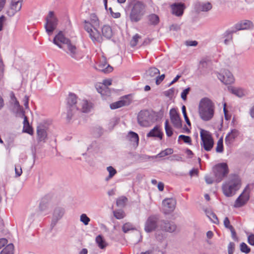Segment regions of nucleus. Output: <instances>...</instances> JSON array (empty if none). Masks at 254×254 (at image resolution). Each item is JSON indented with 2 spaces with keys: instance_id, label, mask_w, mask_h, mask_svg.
<instances>
[{
  "instance_id": "f257e3e1",
  "label": "nucleus",
  "mask_w": 254,
  "mask_h": 254,
  "mask_svg": "<svg viewBox=\"0 0 254 254\" xmlns=\"http://www.w3.org/2000/svg\"><path fill=\"white\" fill-rule=\"evenodd\" d=\"M127 8L129 20L132 23L139 22L146 14V5L139 0H129Z\"/></svg>"
},
{
  "instance_id": "f03ea898",
  "label": "nucleus",
  "mask_w": 254,
  "mask_h": 254,
  "mask_svg": "<svg viewBox=\"0 0 254 254\" xmlns=\"http://www.w3.org/2000/svg\"><path fill=\"white\" fill-rule=\"evenodd\" d=\"M83 23L84 28L89 34L91 40L94 42H100L102 40V36L98 30L100 21L97 15L95 13L90 14L89 19L85 20Z\"/></svg>"
},
{
  "instance_id": "7ed1b4c3",
  "label": "nucleus",
  "mask_w": 254,
  "mask_h": 254,
  "mask_svg": "<svg viewBox=\"0 0 254 254\" xmlns=\"http://www.w3.org/2000/svg\"><path fill=\"white\" fill-rule=\"evenodd\" d=\"M242 186V181L239 176L236 175L230 176L229 179L223 183L222 190L226 197L234 195Z\"/></svg>"
},
{
  "instance_id": "20e7f679",
  "label": "nucleus",
  "mask_w": 254,
  "mask_h": 254,
  "mask_svg": "<svg viewBox=\"0 0 254 254\" xmlns=\"http://www.w3.org/2000/svg\"><path fill=\"white\" fill-rule=\"evenodd\" d=\"M214 110V104L210 99L205 97L200 100L198 105V114L202 120H210L213 117Z\"/></svg>"
},
{
  "instance_id": "39448f33",
  "label": "nucleus",
  "mask_w": 254,
  "mask_h": 254,
  "mask_svg": "<svg viewBox=\"0 0 254 254\" xmlns=\"http://www.w3.org/2000/svg\"><path fill=\"white\" fill-rule=\"evenodd\" d=\"M161 118L159 113L147 110H141L137 116L138 123L142 127H149Z\"/></svg>"
},
{
  "instance_id": "423d86ee",
  "label": "nucleus",
  "mask_w": 254,
  "mask_h": 254,
  "mask_svg": "<svg viewBox=\"0 0 254 254\" xmlns=\"http://www.w3.org/2000/svg\"><path fill=\"white\" fill-rule=\"evenodd\" d=\"M200 135L201 148L206 151H210L214 145V140L211 133L203 129H200Z\"/></svg>"
},
{
  "instance_id": "0eeeda50",
  "label": "nucleus",
  "mask_w": 254,
  "mask_h": 254,
  "mask_svg": "<svg viewBox=\"0 0 254 254\" xmlns=\"http://www.w3.org/2000/svg\"><path fill=\"white\" fill-rule=\"evenodd\" d=\"M213 171L217 183L220 182L229 173L227 164L225 163H219L215 166Z\"/></svg>"
},
{
  "instance_id": "6e6552de",
  "label": "nucleus",
  "mask_w": 254,
  "mask_h": 254,
  "mask_svg": "<svg viewBox=\"0 0 254 254\" xmlns=\"http://www.w3.org/2000/svg\"><path fill=\"white\" fill-rule=\"evenodd\" d=\"M46 23L45 28L49 35L52 34L58 25V19L53 11H49L46 17Z\"/></svg>"
},
{
  "instance_id": "1a4fd4ad",
  "label": "nucleus",
  "mask_w": 254,
  "mask_h": 254,
  "mask_svg": "<svg viewBox=\"0 0 254 254\" xmlns=\"http://www.w3.org/2000/svg\"><path fill=\"white\" fill-rule=\"evenodd\" d=\"M252 189L251 185H247L242 193L236 200L234 204L235 207H241L247 203L250 199V194Z\"/></svg>"
},
{
  "instance_id": "9d476101",
  "label": "nucleus",
  "mask_w": 254,
  "mask_h": 254,
  "mask_svg": "<svg viewBox=\"0 0 254 254\" xmlns=\"http://www.w3.org/2000/svg\"><path fill=\"white\" fill-rule=\"evenodd\" d=\"M64 50L71 58L77 60L82 59L83 57L82 53L79 51L76 46L71 43V41L65 46V50Z\"/></svg>"
},
{
  "instance_id": "9b49d317",
  "label": "nucleus",
  "mask_w": 254,
  "mask_h": 254,
  "mask_svg": "<svg viewBox=\"0 0 254 254\" xmlns=\"http://www.w3.org/2000/svg\"><path fill=\"white\" fill-rule=\"evenodd\" d=\"M70 40L65 37L62 31H60L54 37L53 42L60 48L65 50V46Z\"/></svg>"
},
{
  "instance_id": "f8f14e48",
  "label": "nucleus",
  "mask_w": 254,
  "mask_h": 254,
  "mask_svg": "<svg viewBox=\"0 0 254 254\" xmlns=\"http://www.w3.org/2000/svg\"><path fill=\"white\" fill-rule=\"evenodd\" d=\"M217 77L225 84H231L235 81L233 74L228 70H224L220 73H218Z\"/></svg>"
},
{
  "instance_id": "ddd939ff",
  "label": "nucleus",
  "mask_w": 254,
  "mask_h": 254,
  "mask_svg": "<svg viewBox=\"0 0 254 254\" xmlns=\"http://www.w3.org/2000/svg\"><path fill=\"white\" fill-rule=\"evenodd\" d=\"M176 205L175 199L172 198H166L162 202V211L165 214H169L174 210Z\"/></svg>"
},
{
  "instance_id": "4468645a",
  "label": "nucleus",
  "mask_w": 254,
  "mask_h": 254,
  "mask_svg": "<svg viewBox=\"0 0 254 254\" xmlns=\"http://www.w3.org/2000/svg\"><path fill=\"white\" fill-rule=\"evenodd\" d=\"M23 0H12L9 7L6 10V14L9 16H13L19 11L22 6Z\"/></svg>"
},
{
  "instance_id": "2eb2a0df",
  "label": "nucleus",
  "mask_w": 254,
  "mask_h": 254,
  "mask_svg": "<svg viewBox=\"0 0 254 254\" xmlns=\"http://www.w3.org/2000/svg\"><path fill=\"white\" fill-rule=\"evenodd\" d=\"M79 102H77V97L74 94H70L67 99V103L69 106L68 113H67V119L70 120L72 117L71 112L72 111L75 112L77 103Z\"/></svg>"
},
{
  "instance_id": "dca6fc26",
  "label": "nucleus",
  "mask_w": 254,
  "mask_h": 254,
  "mask_svg": "<svg viewBox=\"0 0 254 254\" xmlns=\"http://www.w3.org/2000/svg\"><path fill=\"white\" fill-rule=\"evenodd\" d=\"M170 117L172 124L177 128L182 127V120L177 111L175 109H171L170 111Z\"/></svg>"
},
{
  "instance_id": "f3484780",
  "label": "nucleus",
  "mask_w": 254,
  "mask_h": 254,
  "mask_svg": "<svg viewBox=\"0 0 254 254\" xmlns=\"http://www.w3.org/2000/svg\"><path fill=\"white\" fill-rule=\"evenodd\" d=\"M254 27L253 23L248 20H243L236 23L234 26L235 30H233L232 33L236 32L238 30H248L253 28Z\"/></svg>"
},
{
  "instance_id": "a211bd4d",
  "label": "nucleus",
  "mask_w": 254,
  "mask_h": 254,
  "mask_svg": "<svg viewBox=\"0 0 254 254\" xmlns=\"http://www.w3.org/2000/svg\"><path fill=\"white\" fill-rule=\"evenodd\" d=\"M64 213V210L63 208L57 207L55 208L53 212V219L51 224L52 228L55 226L58 221L62 218Z\"/></svg>"
},
{
  "instance_id": "6ab92c4d",
  "label": "nucleus",
  "mask_w": 254,
  "mask_h": 254,
  "mask_svg": "<svg viewBox=\"0 0 254 254\" xmlns=\"http://www.w3.org/2000/svg\"><path fill=\"white\" fill-rule=\"evenodd\" d=\"M96 69L105 73H109L113 70V67L108 64L106 59L103 58L96 64Z\"/></svg>"
},
{
  "instance_id": "aec40b11",
  "label": "nucleus",
  "mask_w": 254,
  "mask_h": 254,
  "mask_svg": "<svg viewBox=\"0 0 254 254\" xmlns=\"http://www.w3.org/2000/svg\"><path fill=\"white\" fill-rule=\"evenodd\" d=\"M239 135L240 131L238 129H232L226 136L225 139L226 144L227 145H230L232 144Z\"/></svg>"
},
{
  "instance_id": "412c9836",
  "label": "nucleus",
  "mask_w": 254,
  "mask_h": 254,
  "mask_svg": "<svg viewBox=\"0 0 254 254\" xmlns=\"http://www.w3.org/2000/svg\"><path fill=\"white\" fill-rule=\"evenodd\" d=\"M157 226V218L154 216L149 217L145 224V230L147 232L153 231Z\"/></svg>"
},
{
  "instance_id": "4be33fe9",
  "label": "nucleus",
  "mask_w": 254,
  "mask_h": 254,
  "mask_svg": "<svg viewBox=\"0 0 254 254\" xmlns=\"http://www.w3.org/2000/svg\"><path fill=\"white\" fill-rule=\"evenodd\" d=\"M91 106L87 100H79L75 111L80 110L82 112L86 113L89 111Z\"/></svg>"
},
{
  "instance_id": "5701e85b",
  "label": "nucleus",
  "mask_w": 254,
  "mask_h": 254,
  "mask_svg": "<svg viewBox=\"0 0 254 254\" xmlns=\"http://www.w3.org/2000/svg\"><path fill=\"white\" fill-rule=\"evenodd\" d=\"M185 7V5L183 3H175L172 5V12L176 16H182L184 13Z\"/></svg>"
},
{
  "instance_id": "b1692460",
  "label": "nucleus",
  "mask_w": 254,
  "mask_h": 254,
  "mask_svg": "<svg viewBox=\"0 0 254 254\" xmlns=\"http://www.w3.org/2000/svg\"><path fill=\"white\" fill-rule=\"evenodd\" d=\"M228 89L232 93L239 97H242L248 94L247 91L242 88L231 86L228 88Z\"/></svg>"
},
{
  "instance_id": "393cba45",
  "label": "nucleus",
  "mask_w": 254,
  "mask_h": 254,
  "mask_svg": "<svg viewBox=\"0 0 254 254\" xmlns=\"http://www.w3.org/2000/svg\"><path fill=\"white\" fill-rule=\"evenodd\" d=\"M160 225L162 230L166 232H173L176 229V226L172 222L162 221Z\"/></svg>"
},
{
  "instance_id": "a878e982",
  "label": "nucleus",
  "mask_w": 254,
  "mask_h": 254,
  "mask_svg": "<svg viewBox=\"0 0 254 254\" xmlns=\"http://www.w3.org/2000/svg\"><path fill=\"white\" fill-rule=\"evenodd\" d=\"M96 88L97 91L100 93L102 96H109L110 91L108 87L102 83H98L96 85Z\"/></svg>"
},
{
  "instance_id": "bb28decb",
  "label": "nucleus",
  "mask_w": 254,
  "mask_h": 254,
  "mask_svg": "<svg viewBox=\"0 0 254 254\" xmlns=\"http://www.w3.org/2000/svg\"><path fill=\"white\" fill-rule=\"evenodd\" d=\"M195 8L199 11H207L212 8V5L209 2H198L195 5Z\"/></svg>"
},
{
  "instance_id": "cd10ccee",
  "label": "nucleus",
  "mask_w": 254,
  "mask_h": 254,
  "mask_svg": "<svg viewBox=\"0 0 254 254\" xmlns=\"http://www.w3.org/2000/svg\"><path fill=\"white\" fill-rule=\"evenodd\" d=\"M163 133L157 126L154 127L147 134V137H156L162 139Z\"/></svg>"
},
{
  "instance_id": "c85d7f7f",
  "label": "nucleus",
  "mask_w": 254,
  "mask_h": 254,
  "mask_svg": "<svg viewBox=\"0 0 254 254\" xmlns=\"http://www.w3.org/2000/svg\"><path fill=\"white\" fill-rule=\"evenodd\" d=\"M22 115L24 117L23 131L31 135L33 134V128L29 125L27 117L25 116L24 114Z\"/></svg>"
},
{
  "instance_id": "c756f323",
  "label": "nucleus",
  "mask_w": 254,
  "mask_h": 254,
  "mask_svg": "<svg viewBox=\"0 0 254 254\" xmlns=\"http://www.w3.org/2000/svg\"><path fill=\"white\" fill-rule=\"evenodd\" d=\"M127 137V139L132 143L133 145L136 146L138 145L139 137L136 133L133 131H130Z\"/></svg>"
},
{
  "instance_id": "7c9ffc66",
  "label": "nucleus",
  "mask_w": 254,
  "mask_h": 254,
  "mask_svg": "<svg viewBox=\"0 0 254 254\" xmlns=\"http://www.w3.org/2000/svg\"><path fill=\"white\" fill-rule=\"evenodd\" d=\"M38 139L39 141H44L47 138V132L42 127H38L37 129Z\"/></svg>"
},
{
  "instance_id": "2f4dec72",
  "label": "nucleus",
  "mask_w": 254,
  "mask_h": 254,
  "mask_svg": "<svg viewBox=\"0 0 254 254\" xmlns=\"http://www.w3.org/2000/svg\"><path fill=\"white\" fill-rule=\"evenodd\" d=\"M98 246L101 249H104L107 246L108 244L104 239L103 237L100 235L97 236L95 240Z\"/></svg>"
},
{
  "instance_id": "473e14b6",
  "label": "nucleus",
  "mask_w": 254,
  "mask_h": 254,
  "mask_svg": "<svg viewBox=\"0 0 254 254\" xmlns=\"http://www.w3.org/2000/svg\"><path fill=\"white\" fill-rule=\"evenodd\" d=\"M103 36L107 38H110L112 36L113 32L111 27L109 25H104L102 28Z\"/></svg>"
},
{
  "instance_id": "72a5a7b5",
  "label": "nucleus",
  "mask_w": 254,
  "mask_h": 254,
  "mask_svg": "<svg viewBox=\"0 0 254 254\" xmlns=\"http://www.w3.org/2000/svg\"><path fill=\"white\" fill-rule=\"evenodd\" d=\"M148 20L151 25H156L159 22V16L155 14H151L148 15Z\"/></svg>"
},
{
  "instance_id": "f704fd0d",
  "label": "nucleus",
  "mask_w": 254,
  "mask_h": 254,
  "mask_svg": "<svg viewBox=\"0 0 254 254\" xmlns=\"http://www.w3.org/2000/svg\"><path fill=\"white\" fill-rule=\"evenodd\" d=\"M127 104V102L126 100H121L111 104L110 105V108L112 109H116L122 107Z\"/></svg>"
},
{
  "instance_id": "c9c22d12",
  "label": "nucleus",
  "mask_w": 254,
  "mask_h": 254,
  "mask_svg": "<svg viewBox=\"0 0 254 254\" xmlns=\"http://www.w3.org/2000/svg\"><path fill=\"white\" fill-rule=\"evenodd\" d=\"M0 254H14V246L12 244L7 245L0 252Z\"/></svg>"
},
{
  "instance_id": "e433bc0d",
  "label": "nucleus",
  "mask_w": 254,
  "mask_h": 254,
  "mask_svg": "<svg viewBox=\"0 0 254 254\" xmlns=\"http://www.w3.org/2000/svg\"><path fill=\"white\" fill-rule=\"evenodd\" d=\"M107 170L109 172V176L105 179L106 181H108L112 179L117 173L116 170L112 166H109L107 168Z\"/></svg>"
},
{
  "instance_id": "4c0bfd02",
  "label": "nucleus",
  "mask_w": 254,
  "mask_h": 254,
  "mask_svg": "<svg viewBox=\"0 0 254 254\" xmlns=\"http://www.w3.org/2000/svg\"><path fill=\"white\" fill-rule=\"evenodd\" d=\"M206 216L214 223H217L218 222V218L216 215L211 211L205 210Z\"/></svg>"
},
{
  "instance_id": "58836bf2",
  "label": "nucleus",
  "mask_w": 254,
  "mask_h": 254,
  "mask_svg": "<svg viewBox=\"0 0 254 254\" xmlns=\"http://www.w3.org/2000/svg\"><path fill=\"white\" fill-rule=\"evenodd\" d=\"M173 153V150L172 148H168L162 151L161 152H160L158 154H157V156H155V157H163L166 156L171 155Z\"/></svg>"
},
{
  "instance_id": "ea45409f",
  "label": "nucleus",
  "mask_w": 254,
  "mask_h": 254,
  "mask_svg": "<svg viewBox=\"0 0 254 254\" xmlns=\"http://www.w3.org/2000/svg\"><path fill=\"white\" fill-rule=\"evenodd\" d=\"M160 73L159 70L156 67H150L147 71V74L150 77L156 76Z\"/></svg>"
},
{
  "instance_id": "a19ab883",
  "label": "nucleus",
  "mask_w": 254,
  "mask_h": 254,
  "mask_svg": "<svg viewBox=\"0 0 254 254\" xmlns=\"http://www.w3.org/2000/svg\"><path fill=\"white\" fill-rule=\"evenodd\" d=\"M165 129L166 131V134L168 136L170 137L173 134V130L172 128L169 125L168 120H166L165 123Z\"/></svg>"
},
{
  "instance_id": "79ce46f5",
  "label": "nucleus",
  "mask_w": 254,
  "mask_h": 254,
  "mask_svg": "<svg viewBox=\"0 0 254 254\" xmlns=\"http://www.w3.org/2000/svg\"><path fill=\"white\" fill-rule=\"evenodd\" d=\"M11 101L14 102V104L15 107L17 108V109L19 110L21 112V114H24V112L22 109V107H21L19 105L18 101L16 100L14 95L12 94L11 96Z\"/></svg>"
},
{
  "instance_id": "37998d69",
  "label": "nucleus",
  "mask_w": 254,
  "mask_h": 254,
  "mask_svg": "<svg viewBox=\"0 0 254 254\" xmlns=\"http://www.w3.org/2000/svg\"><path fill=\"white\" fill-rule=\"evenodd\" d=\"M224 224L225 227L229 229L233 234H235L234 229L233 227L230 225V222L228 217L225 218L224 220Z\"/></svg>"
},
{
  "instance_id": "c03bdc74",
  "label": "nucleus",
  "mask_w": 254,
  "mask_h": 254,
  "mask_svg": "<svg viewBox=\"0 0 254 254\" xmlns=\"http://www.w3.org/2000/svg\"><path fill=\"white\" fill-rule=\"evenodd\" d=\"M223 141L222 138H220L217 143L216 151L218 153H222L223 151Z\"/></svg>"
},
{
  "instance_id": "a18cd8bd",
  "label": "nucleus",
  "mask_w": 254,
  "mask_h": 254,
  "mask_svg": "<svg viewBox=\"0 0 254 254\" xmlns=\"http://www.w3.org/2000/svg\"><path fill=\"white\" fill-rule=\"evenodd\" d=\"M114 215L117 219H121L125 216V213L122 210H116L114 211Z\"/></svg>"
},
{
  "instance_id": "49530a36",
  "label": "nucleus",
  "mask_w": 254,
  "mask_h": 254,
  "mask_svg": "<svg viewBox=\"0 0 254 254\" xmlns=\"http://www.w3.org/2000/svg\"><path fill=\"white\" fill-rule=\"evenodd\" d=\"M180 139H182L185 143H186L190 145L191 144V139L189 136H186L185 135H180L179 136L178 141H179Z\"/></svg>"
},
{
  "instance_id": "de8ad7c7",
  "label": "nucleus",
  "mask_w": 254,
  "mask_h": 254,
  "mask_svg": "<svg viewBox=\"0 0 254 254\" xmlns=\"http://www.w3.org/2000/svg\"><path fill=\"white\" fill-rule=\"evenodd\" d=\"M122 229L124 232L127 233L130 230H133L134 227L131 223H127L123 225Z\"/></svg>"
},
{
  "instance_id": "09e8293b",
  "label": "nucleus",
  "mask_w": 254,
  "mask_h": 254,
  "mask_svg": "<svg viewBox=\"0 0 254 254\" xmlns=\"http://www.w3.org/2000/svg\"><path fill=\"white\" fill-rule=\"evenodd\" d=\"M127 201V198L126 197H121L117 200V205L118 206H124L125 205Z\"/></svg>"
},
{
  "instance_id": "8fccbe9b",
  "label": "nucleus",
  "mask_w": 254,
  "mask_h": 254,
  "mask_svg": "<svg viewBox=\"0 0 254 254\" xmlns=\"http://www.w3.org/2000/svg\"><path fill=\"white\" fill-rule=\"evenodd\" d=\"M140 38V36L138 34H135L134 36H133L130 41V45L132 47L135 46L138 43L139 39Z\"/></svg>"
},
{
  "instance_id": "3c124183",
  "label": "nucleus",
  "mask_w": 254,
  "mask_h": 254,
  "mask_svg": "<svg viewBox=\"0 0 254 254\" xmlns=\"http://www.w3.org/2000/svg\"><path fill=\"white\" fill-rule=\"evenodd\" d=\"M90 218L87 217L86 214H82L80 216V221L85 225L88 224L90 221Z\"/></svg>"
},
{
  "instance_id": "603ef678",
  "label": "nucleus",
  "mask_w": 254,
  "mask_h": 254,
  "mask_svg": "<svg viewBox=\"0 0 254 254\" xmlns=\"http://www.w3.org/2000/svg\"><path fill=\"white\" fill-rule=\"evenodd\" d=\"M241 251L246 254H248L250 252V249L245 243H242L240 245Z\"/></svg>"
},
{
  "instance_id": "864d4df0",
  "label": "nucleus",
  "mask_w": 254,
  "mask_h": 254,
  "mask_svg": "<svg viewBox=\"0 0 254 254\" xmlns=\"http://www.w3.org/2000/svg\"><path fill=\"white\" fill-rule=\"evenodd\" d=\"M190 91V88H187L186 89L184 90L181 93V97L184 100H186L187 99V95L189 94Z\"/></svg>"
},
{
  "instance_id": "5fc2aeb1",
  "label": "nucleus",
  "mask_w": 254,
  "mask_h": 254,
  "mask_svg": "<svg viewBox=\"0 0 254 254\" xmlns=\"http://www.w3.org/2000/svg\"><path fill=\"white\" fill-rule=\"evenodd\" d=\"M235 249V244L234 243L231 242L228 246V254H233Z\"/></svg>"
},
{
  "instance_id": "6e6d98bb",
  "label": "nucleus",
  "mask_w": 254,
  "mask_h": 254,
  "mask_svg": "<svg viewBox=\"0 0 254 254\" xmlns=\"http://www.w3.org/2000/svg\"><path fill=\"white\" fill-rule=\"evenodd\" d=\"M15 174L17 177H19L22 173V169L20 166H16L15 167Z\"/></svg>"
},
{
  "instance_id": "4d7b16f0",
  "label": "nucleus",
  "mask_w": 254,
  "mask_h": 254,
  "mask_svg": "<svg viewBox=\"0 0 254 254\" xmlns=\"http://www.w3.org/2000/svg\"><path fill=\"white\" fill-rule=\"evenodd\" d=\"M6 21L5 16L2 15L0 17V31H2L4 23Z\"/></svg>"
},
{
  "instance_id": "13d9d810",
  "label": "nucleus",
  "mask_w": 254,
  "mask_h": 254,
  "mask_svg": "<svg viewBox=\"0 0 254 254\" xmlns=\"http://www.w3.org/2000/svg\"><path fill=\"white\" fill-rule=\"evenodd\" d=\"M165 78V74H162L160 76H158L156 77V83L157 85H159L161 83V82Z\"/></svg>"
},
{
  "instance_id": "bf43d9fd",
  "label": "nucleus",
  "mask_w": 254,
  "mask_h": 254,
  "mask_svg": "<svg viewBox=\"0 0 254 254\" xmlns=\"http://www.w3.org/2000/svg\"><path fill=\"white\" fill-rule=\"evenodd\" d=\"M205 180L207 184H211L213 183V179L210 176L207 175L205 177Z\"/></svg>"
},
{
  "instance_id": "052dcab7",
  "label": "nucleus",
  "mask_w": 254,
  "mask_h": 254,
  "mask_svg": "<svg viewBox=\"0 0 254 254\" xmlns=\"http://www.w3.org/2000/svg\"><path fill=\"white\" fill-rule=\"evenodd\" d=\"M248 242L252 245H254V234H251L248 237Z\"/></svg>"
},
{
  "instance_id": "680f3d73",
  "label": "nucleus",
  "mask_w": 254,
  "mask_h": 254,
  "mask_svg": "<svg viewBox=\"0 0 254 254\" xmlns=\"http://www.w3.org/2000/svg\"><path fill=\"white\" fill-rule=\"evenodd\" d=\"M207 62L205 60H201L200 62L199 68H202L204 67H206L207 66Z\"/></svg>"
},
{
  "instance_id": "e2e57ef3",
  "label": "nucleus",
  "mask_w": 254,
  "mask_h": 254,
  "mask_svg": "<svg viewBox=\"0 0 254 254\" xmlns=\"http://www.w3.org/2000/svg\"><path fill=\"white\" fill-rule=\"evenodd\" d=\"M112 80L110 79L104 80L103 83L102 84L105 85L106 87H108V86H110L112 84Z\"/></svg>"
},
{
  "instance_id": "0e129e2a",
  "label": "nucleus",
  "mask_w": 254,
  "mask_h": 254,
  "mask_svg": "<svg viewBox=\"0 0 254 254\" xmlns=\"http://www.w3.org/2000/svg\"><path fill=\"white\" fill-rule=\"evenodd\" d=\"M171 160L172 161H182V157L178 155L175 154L172 156V158Z\"/></svg>"
},
{
  "instance_id": "69168bd1",
  "label": "nucleus",
  "mask_w": 254,
  "mask_h": 254,
  "mask_svg": "<svg viewBox=\"0 0 254 254\" xmlns=\"http://www.w3.org/2000/svg\"><path fill=\"white\" fill-rule=\"evenodd\" d=\"M7 243V240L6 239H0V249Z\"/></svg>"
},
{
  "instance_id": "338daca9",
  "label": "nucleus",
  "mask_w": 254,
  "mask_h": 254,
  "mask_svg": "<svg viewBox=\"0 0 254 254\" xmlns=\"http://www.w3.org/2000/svg\"><path fill=\"white\" fill-rule=\"evenodd\" d=\"M23 102H24V105L25 107V108H28V104H29V97L27 96H25L23 99Z\"/></svg>"
},
{
  "instance_id": "774afa93",
  "label": "nucleus",
  "mask_w": 254,
  "mask_h": 254,
  "mask_svg": "<svg viewBox=\"0 0 254 254\" xmlns=\"http://www.w3.org/2000/svg\"><path fill=\"white\" fill-rule=\"evenodd\" d=\"M6 3V0H0V12L4 7Z\"/></svg>"
}]
</instances>
